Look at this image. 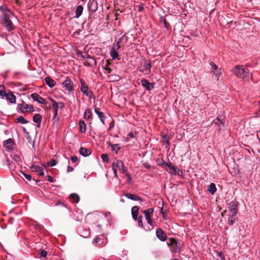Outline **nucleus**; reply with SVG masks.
<instances>
[{
	"mask_svg": "<svg viewBox=\"0 0 260 260\" xmlns=\"http://www.w3.org/2000/svg\"><path fill=\"white\" fill-rule=\"evenodd\" d=\"M0 11L2 13L1 15L2 24L9 31L14 29V26L12 20L14 18V16L12 13L5 5H2L0 7Z\"/></svg>",
	"mask_w": 260,
	"mask_h": 260,
	"instance_id": "f257e3e1",
	"label": "nucleus"
},
{
	"mask_svg": "<svg viewBox=\"0 0 260 260\" xmlns=\"http://www.w3.org/2000/svg\"><path fill=\"white\" fill-rule=\"evenodd\" d=\"M232 71L239 78H241L245 81H249L252 79V75L249 71L242 66H235Z\"/></svg>",
	"mask_w": 260,
	"mask_h": 260,
	"instance_id": "f03ea898",
	"label": "nucleus"
},
{
	"mask_svg": "<svg viewBox=\"0 0 260 260\" xmlns=\"http://www.w3.org/2000/svg\"><path fill=\"white\" fill-rule=\"evenodd\" d=\"M167 244L170 247V250L172 252H179L181 248L180 243L174 238L169 239Z\"/></svg>",
	"mask_w": 260,
	"mask_h": 260,
	"instance_id": "7ed1b4c3",
	"label": "nucleus"
},
{
	"mask_svg": "<svg viewBox=\"0 0 260 260\" xmlns=\"http://www.w3.org/2000/svg\"><path fill=\"white\" fill-rule=\"evenodd\" d=\"M80 82L81 84L80 90L86 96L91 98L93 96L92 92L89 90L88 86L83 79H80Z\"/></svg>",
	"mask_w": 260,
	"mask_h": 260,
	"instance_id": "20e7f679",
	"label": "nucleus"
},
{
	"mask_svg": "<svg viewBox=\"0 0 260 260\" xmlns=\"http://www.w3.org/2000/svg\"><path fill=\"white\" fill-rule=\"evenodd\" d=\"M238 205L239 204L237 201H233L231 202L228 207L229 214H237Z\"/></svg>",
	"mask_w": 260,
	"mask_h": 260,
	"instance_id": "39448f33",
	"label": "nucleus"
},
{
	"mask_svg": "<svg viewBox=\"0 0 260 260\" xmlns=\"http://www.w3.org/2000/svg\"><path fill=\"white\" fill-rule=\"evenodd\" d=\"M62 87L69 92H71L73 90V83L71 79L67 77L62 83Z\"/></svg>",
	"mask_w": 260,
	"mask_h": 260,
	"instance_id": "423d86ee",
	"label": "nucleus"
},
{
	"mask_svg": "<svg viewBox=\"0 0 260 260\" xmlns=\"http://www.w3.org/2000/svg\"><path fill=\"white\" fill-rule=\"evenodd\" d=\"M210 64L213 72V74L217 79H218L222 74V69L221 68H218L217 66L213 62H211Z\"/></svg>",
	"mask_w": 260,
	"mask_h": 260,
	"instance_id": "0eeeda50",
	"label": "nucleus"
},
{
	"mask_svg": "<svg viewBox=\"0 0 260 260\" xmlns=\"http://www.w3.org/2000/svg\"><path fill=\"white\" fill-rule=\"evenodd\" d=\"M88 10L93 13L96 12L98 8V3L96 0H90L88 3Z\"/></svg>",
	"mask_w": 260,
	"mask_h": 260,
	"instance_id": "6e6552de",
	"label": "nucleus"
},
{
	"mask_svg": "<svg viewBox=\"0 0 260 260\" xmlns=\"http://www.w3.org/2000/svg\"><path fill=\"white\" fill-rule=\"evenodd\" d=\"M153 212V208H149L146 210H144L143 211V213L145 215V218L146 220L147 221V223L151 225L152 224V220L151 219V216Z\"/></svg>",
	"mask_w": 260,
	"mask_h": 260,
	"instance_id": "1a4fd4ad",
	"label": "nucleus"
},
{
	"mask_svg": "<svg viewBox=\"0 0 260 260\" xmlns=\"http://www.w3.org/2000/svg\"><path fill=\"white\" fill-rule=\"evenodd\" d=\"M31 98L36 102L42 105H46L47 102L46 100L42 98L39 94L37 93H32L31 94Z\"/></svg>",
	"mask_w": 260,
	"mask_h": 260,
	"instance_id": "9d476101",
	"label": "nucleus"
},
{
	"mask_svg": "<svg viewBox=\"0 0 260 260\" xmlns=\"http://www.w3.org/2000/svg\"><path fill=\"white\" fill-rule=\"evenodd\" d=\"M142 86L145 87L148 90H151L154 88L153 83H150L147 79H142L141 80Z\"/></svg>",
	"mask_w": 260,
	"mask_h": 260,
	"instance_id": "9b49d317",
	"label": "nucleus"
},
{
	"mask_svg": "<svg viewBox=\"0 0 260 260\" xmlns=\"http://www.w3.org/2000/svg\"><path fill=\"white\" fill-rule=\"evenodd\" d=\"M95 113L98 116L99 119H100L101 122L103 123V125L105 124V120L106 119V116L105 114L100 111V109L98 108H94Z\"/></svg>",
	"mask_w": 260,
	"mask_h": 260,
	"instance_id": "f8f14e48",
	"label": "nucleus"
},
{
	"mask_svg": "<svg viewBox=\"0 0 260 260\" xmlns=\"http://www.w3.org/2000/svg\"><path fill=\"white\" fill-rule=\"evenodd\" d=\"M30 169L32 171L38 172L40 176H42L44 175L43 169L38 165H33L31 166Z\"/></svg>",
	"mask_w": 260,
	"mask_h": 260,
	"instance_id": "ddd939ff",
	"label": "nucleus"
},
{
	"mask_svg": "<svg viewBox=\"0 0 260 260\" xmlns=\"http://www.w3.org/2000/svg\"><path fill=\"white\" fill-rule=\"evenodd\" d=\"M225 121L223 118H222L221 116H218L216 118V121L215 122V124L218 125V127L219 129H221L224 126V123Z\"/></svg>",
	"mask_w": 260,
	"mask_h": 260,
	"instance_id": "4468645a",
	"label": "nucleus"
},
{
	"mask_svg": "<svg viewBox=\"0 0 260 260\" xmlns=\"http://www.w3.org/2000/svg\"><path fill=\"white\" fill-rule=\"evenodd\" d=\"M19 108L22 112L24 113L28 110L29 111H33L34 110V107L31 105H28L26 104L23 103L22 105H19Z\"/></svg>",
	"mask_w": 260,
	"mask_h": 260,
	"instance_id": "2eb2a0df",
	"label": "nucleus"
},
{
	"mask_svg": "<svg viewBox=\"0 0 260 260\" xmlns=\"http://www.w3.org/2000/svg\"><path fill=\"white\" fill-rule=\"evenodd\" d=\"M156 234L157 237L161 241H165L167 239V236L160 229L156 230Z\"/></svg>",
	"mask_w": 260,
	"mask_h": 260,
	"instance_id": "dca6fc26",
	"label": "nucleus"
},
{
	"mask_svg": "<svg viewBox=\"0 0 260 260\" xmlns=\"http://www.w3.org/2000/svg\"><path fill=\"white\" fill-rule=\"evenodd\" d=\"M6 99L11 104L16 103V96L13 94V92L9 91L5 95Z\"/></svg>",
	"mask_w": 260,
	"mask_h": 260,
	"instance_id": "f3484780",
	"label": "nucleus"
},
{
	"mask_svg": "<svg viewBox=\"0 0 260 260\" xmlns=\"http://www.w3.org/2000/svg\"><path fill=\"white\" fill-rule=\"evenodd\" d=\"M151 67V62L149 60H146L144 64L139 68V70L141 72H143L146 70L150 69Z\"/></svg>",
	"mask_w": 260,
	"mask_h": 260,
	"instance_id": "a211bd4d",
	"label": "nucleus"
},
{
	"mask_svg": "<svg viewBox=\"0 0 260 260\" xmlns=\"http://www.w3.org/2000/svg\"><path fill=\"white\" fill-rule=\"evenodd\" d=\"M124 196L127 198L133 201H142L140 197L135 194H132L131 193H126L124 194Z\"/></svg>",
	"mask_w": 260,
	"mask_h": 260,
	"instance_id": "6ab92c4d",
	"label": "nucleus"
},
{
	"mask_svg": "<svg viewBox=\"0 0 260 260\" xmlns=\"http://www.w3.org/2000/svg\"><path fill=\"white\" fill-rule=\"evenodd\" d=\"M79 153L82 156L86 157L90 155L91 152L90 150L81 147L79 149Z\"/></svg>",
	"mask_w": 260,
	"mask_h": 260,
	"instance_id": "aec40b11",
	"label": "nucleus"
},
{
	"mask_svg": "<svg viewBox=\"0 0 260 260\" xmlns=\"http://www.w3.org/2000/svg\"><path fill=\"white\" fill-rule=\"evenodd\" d=\"M161 160L162 161V164H165L170 169V173H172L174 175L176 174V169L171 163H167L163 159H161Z\"/></svg>",
	"mask_w": 260,
	"mask_h": 260,
	"instance_id": "412c9836",
	"label": "nucleus"
},
{
	"mask_svg": "<svg viewBox=\"0 0 260 260\" xmlns=\"http://www.w3.org/2000/svg\"><path fill=\"white\" fill-rule=\"evenodd\" d=\"M33 121L34 122L37 123V126L40 127L41 126V123L42 121V116L39 114H36L33 117Z\"/></svg>",
	"mask_w": 260,
	"mask_h": 260,
	"instance_id": "4be33fe9",
	"label": "nucleus"
},
{
	"mask_svg": "<svg viewBox=\"0 0 260 260\" xmlns=\"http://www.w3.org/2000/svg\"><path fill=\"white\" fill-rule=\"evenodd\" d=\"M115 167L117 168L123 173L126 172L123 163L121 160H118L115 164Z\"/></svg>",
	"mask_w": 260,
	"mask_h": 260,
	"instance_id": "5701e85b",
	"label": "nucleus"
},
{
	"mask_svg": "<svg viewBox=\"0 0 260 260\" xmlns=\"http://www.w3.org/2000/svg\"><path fill=\"white\" fill-rule=\"evenodd\" d=\"M45 82L47 84V85L49 87H53L55 86V84H56V82L52 78H51L50 77H47L45 78Z\"/></svg>",
	"mask_w": 260,
	"mask_h": 260,
	"instance_id": "b1692460",
	"label": "nucleus"
},
{
	"mask_svg": "<svg viewBox=\"0 0 260 260\" xmlns=\"http://www.w3.org/2000/svg\"><path fill=\"white\" fill-rule=\"evenodd\" d=\"M79 130L82 133H85L86 132V124L83 120H80L79 122Z\"/></svg>",
	"mask_w": 260,
	"mask_h": 260,
	"instance_id": "393cba45",
	"label": "nucleus"
},
{
	"mask_svg": "<svg viewBox=\"0 0 260 260\" xmlns=\"http://www.w3.org/2000/svg\"><path fill=\"white\" fill-rule=\"evenodd\" d=\"M139 213V208L137 206H134L132 208V215L133 219L135 220L138 219Z\"/></svg>",
	"mask_w": 260,
	"mask_h": 260,
	"instance_id": "a878e982",
	"label": "nucleus"
},
{
	"mask_svg": "<svg viewBox=\"0 0 260 260\" xmlns=\"http://www.w3.org/2000/svg\"><path fill=\"white\" fill-rule=\"evenodd\" d=\"M5 146L9 150H12L13 148V142L12 139H9L5 141Z\"/></svg>",
	"mask_w": 260,
	"mask_h": 260,
	"instance_id": "bb28decb",
	"label": "nucleus"
},
{
	"mask_svg": "<svg viewBox=\"0 0 260 260\" xmlns=\"http://www.w3.org/2000/svg\"><path fill=\"white\" fill-rule=\"evenodd\" d=\"M236 215L237 214H229V218H228V223L230 225H233L236 220Z\"/></svg>",
	"mask_w": 260,
	"mask_h": 260,
	"instance_id": "cd10ccee",
	"label": "nucleus"
},
{
	"mask_svg": "<svg viewBox=\"0 0 260 260\" xmlns=\"http://www.w3.org/2000/svg\"><path fill=\"white\" fill-rule=\"evenodd\" d=\"M83 10V8L82 6H78L75 11L76 17L79 18L81 15Z\"/></svg>",
	"mask_w": 260,
	"mask_h": 260,
	"instance_id": "c85d7f7f",
	"label": "nucleus"
},
{
	"mask_svg": "<svg viewBox=\"0 0 260 260\" xmlns=\"http://www.w3.org/2000/svg\"><path fill=\"white\" fill-rule=\"evenodd\" d=\"M208 191L212 194H213L216 192V188L214 183H211L208 186Z\"/></svg>",
	"mask_w": 260,
	"mask_h": 260,
	"instance_id": "c756f323",
	"label": "nucleus"
},
{
	"mask_svg": "<svg viewBox=\"0 0 260 260\" xmlns=\"http://www.w3.org/2000/svg\"><path fill=\"white\" fill-rule=\"evenodd\" d=\"M70 198L73 203H77L79 202L80 198L79 196L76 193H72L70 194Z\"/></svg>",
	"mask_w": 260,
	"mask_h": 260,
	"instance_id": "7c9ffc66",
	"label": "nucleus"
},
{
	"mask_svg": "<svg viewBox=\"0 0 260 260\" xmlns=\"http://www.w3.org/2000/svg\"><path fill=\"white\" fill-rule=\"evenodd\" d=\"M93 243L96 245L100 246L103 244L101 236H98L93 240Z\"/></svg>",
	"mask_w": 260,
	"mask_h": 260,
	"instance_id": "2f4dec72",
	"label": "nucleus"
},
{
	"mask_svg": "<svg viewBox=\"0 0 260 260\" xmlns=\"http://www.w3.org/2000/svg\"><path fill=\"white\" fill-rule=\"evenodd\" d=\"M15 121L17 122H19L22 124H26L28 122L23 116H19L15 119Z\"/></svg>",
	"mask_w": 260,
	"mask_h": 260,
	"instance_id": "473e14b6",
	"label": "nucleus"
},
{
	"mask_svg": "<svg viewBox=\"0 0 260 260\" xmlns=\"http://www.w3.org/2000/svg\"><path fill=\"white\" fill-rule=\"evenodd\" d=\"M110 54L113 59H115L118 57V53L114 48H111L110 51Z\"/></svg>",
	"mask_w": 260,
	"mask_h": 260,
	"instance_id": "72a5a7b5",
	"label": "nucleus"
},
{
	"mask_svg": "<svg viewBox=\"0 0 260 260\" xmlns=\"http://www.w3.org/2000/svg\"><path fill=\"white\" fill-rule=\"evenodd\" d=\"M92 115L91 111L90 109H86L84 113V118L86 119H89Z\"/></svg>",
	"mask_w": 260,
	"mask_h": 260,
	"instance_id": "f704fd0d",
	"label": "nucleus"
},
{
	"mask_svg": "<svg viewBox=\"0 0 260 260\" xmlns=\"http://www.w3.org/2000/svg\"><path fill=\"white\" fill-rule=\"evenodd\" d=\"M88 61L90 63V67H93L96 66V62L94 58L90 56H88L87 59Z\"/></svg>",
	"mask_w": 260,
	"mask_h": 260,
	"instance_id": "c9c22d12",
	"label": "nucleus"
},
{
	"mask_svg": "<svg viewBox=\"0 0 260 260\" xmlns=\"http://www.w3.org/2000/svg\"><path fill=\"white\" fill-rule=\"evenodd\" d=\"M52 108L53 110V114H54V117H55L57 115L58 109L59 108V104L57 103L56 104H54V105H52Z\"/></svg>",
	"mask_w": 260,
	"mask_h": 260,
	"instance_id": "e433bc0d",
	"label": "nucleus"
},
{
	"mask_svg": "<svg viewBox=\"0 0 260 260\" xmlns=\"http://www.w3.org/2000/svg\"><path fill=\"white\" fill-rule=\"evenodd\" d=\"M111 146L112 151H115L116 153H117L119 150L120 149L119 145L117 144L111 145Z\"/></svg>",
	"mask_w": 260,
	"mask_h": 260,
	"instance_id": "4c0bfd02",
	"label": "nucleus"
},
{
	"mask_svg": "<svg viewBox=\"0 0 260 260\" xmlns=\"http://www.w3.org/2000/svg\"><path fill=\"white\" fill-rule=\"evenodd\" d=\"M6 93L5 91V87L3 85H0V96L3 98L5 97Z\"/></svg>",
	"mask_w": 260,
	"mask_h": 260,
	"instance_id": "58836bf2",
	"label": "nucleus"
},
{
	"mask_svg": "<svg viewBox=\"0 0 260 260\" xmlns=\"http://www.w3.org/2000/svg\"><path fill=\"white\" fill-rule=\"evenodd\" d=\"M101 158L103 161L104 162H108L109 158L108 155L107 154H102L101 155Z\"/></svg>",
	"mask_w": 260,
	"mask_h": 260,
	"instance_id": "ea45409f",
	"label": "nucleus"
},
{
	"mask_svg": "<svg viewBox=\"0 0 260 260\" xmlns=\"http://www.w3.org/2000/svg\"><path fill=\"white\" fill-rule=\"evenodd\" d=\"M77 54L79 55V56H80L81 58H82L83 59H87L89 56V55L88 54L85 53V54H83L81 52L78 53Z\"/></svg>",
	"mask_w": 260,
	"mask_h": 260,
	"instance_id": "a19ab883",
	"label": "nucleus"
},
{
	"mask_svg": "<svg viewBox=\"0 0 260 260\" xmlns=\"http://www.w3.org/2000/svg\"><path fill=\"white\" fill-rule=\"evenodd\" d=\"M142 216H139V217L138 218V225L139 226L141 227V228H142L143 226V222H142Z\"/></svg>",
	"mask_w": 260,
	"mask_h": 260,
	"instance_id": "79ce46f5",
	"label": "nucleus"
},
{
	"mask_svg": "<svg viewBox=\"0 0 260 260\" xmlns=\"http://www.w3.org/2000/svg\"><path fill=\"white\" fill-rule=\"evenodd\" d=\"M40 257H46L47 254V252L45 250H42L40 253Z\"/></svg>",
	"mask_w": 260,
	"mask_h": 260,
	"instance_id": "37998d69",
	"label": "nucleus"
},
{
	"mask_svg": "<svg viewBox=\"0 0 260 260\" xmlns=\"http://www.w3.org/2000/svg\"><path fill=\"white\" fill-rule=\"evenodd\" d=\"M13 159L16 161V162H19L21 160V158L19 155H14L13 157Z\"/></svg>",
	"mask_w": 260,
	"mask_h": 260,
	"instance_id": "c03bdc74",
	"label": "nucleus"
},
{
	"mask_svg": "<svg viewBox=\"0 0 260 260\" xmlns=\"http://www.w3.org/2000/svg\"><path fill=\"white\" fill-rule=\"evenodd\" d=\"M56 161L54 159H52L48 163V165H49L51 167H53L55 166L56 165Z\"/></svg>",
	"mask_w": 260,
	"mask_h": 260,
	"instance_id": "a18cd8bd",
	"label": "nucleus"
},
{
	"mask_svg": "<svg viewBox=\"0 0 260 260\" xmlns=\"http://www.w3.org/2000/svg\"><path fill=\"white\" fill-rule=\"evenodd\" d=\"M112 169L113 171V173L114 174L115 176H117V169L115 167V164L113 163L112 164Z\"/></svg>",
	"mask_w": 260,
	"mask_h": 260,
	"instance_id": "49530a36",
	"label": "nucleus"
},
{
	"mask_svg": "<svg viewBox=\"0 0 260 260\" xmlns=\"http://www.w3.org/2000/svg\"><path fill=\"white\" fill-rule=\"evenodd\" d=\"M47 180L48 181H49L50 182L53 183L54 182V180L53 178L52 177H51V176H50V175L47 176Z\"/></svg>",
	"mask_w": 260,
	"mask_h": 260,
	"instance_id": "de8ad7c7",
	"label": "nucleus"
},
{
	"mask_svg": "<svg viewBox=\"0 0 260 260\" xmlns=\"http://www.w3.org/2000/svg\"><path fill=\"white\" fill-rule=\"evenodd\" d=\"M71 160L73 162H76L78 160V158L76 156L71 157Z\"/></svg>",
	"mask_w": 260,
	"mask_h": 260,
	"instance_id": "09e8293b",
	"label": "nucleus"
},
{
	"mask_svg": "<svg viewBox=\"0 0 260 260\" xmlns=\"http://www.w3.org/2000/svg\"><path fill=\"white\" fill-rule=\"evenodd\" d=\"M23 175L25 177V178L30 181L31 179V176L30 175H28V174H25V173H23Z\"/></svg>",
	"mask_w": 260,
	"mask_h": 260,
	"instance_id": "8fccbe9b",
	"label": "nucleus"
},
{
	"mask_svg": "<svg viewBox=\"0 0 260 260\" xmlns=\"http://www.w3.org/2000/svg\"><path fill=\"white\" fill-rule=\"evenodd\" d=\"M105 70L107 74H110L112 71L111 69L108 67L105 68Z\"/></svg>",
	"mask_w": 260,
	"mask_h": 260,
	"instance_id": "3c124183",
	"label": "nucleus"
},
{
	"mask_svg": "<svg viewBox=\"0 0 260 260\" xmlns=\"http://www.w3.org/2000/svg\"><path fill=\"white\" fill-rule=\"evenodd\" d=\"M218 256L221 258V259L224 260V256L221 252H218Z\"/></svg>",
	"mask_w": 260,
	"mask_h": 260,
	"instance_id": "603ef678",
	"label": "nucleus"
},
{
	"mask_svg": "<svg viewBox=\"0 0 260 260\" xmlns=\"http://www.w3.org/2000/svg\"><path fill=\"white\" fill-rule=\"evenodd\" d=\"M259 113H260V101H259V103H258V112L255 113L256 117L260 116V114H259Z\"/></svg>",
	"mask_w": 260,
	"mask_h": 260,
	"instance_id": "864d4df0",
	"label": "nucleus"
},
{
	"mask_svg": "<svg viewBox=\"0 0 260 260\" xmlns=\"http://www.w3.org/2000/svg\"><path fill=\"white\" fill-rule=\"evenodd\" d=\"M128 136L131 138H134L135 137V134L133 133H129L128 134Z\"/></svg>",
	"mask_w": 260,
	"mask_h": 260,
	"instance_id": "5fc2aeb1",
	"label": "nucleus"
},
{
	"mask_svg": "<svg viewBox=\"0 0 260 260\" xmlns=\"http://www.w3.org/2000/svg\"><path fill=\"white\" fill-rule=\"evenodd\" d=\"M49 101H50L51 103L52 104V105H54V104H56L57 103L52 98H49Z\"/></svg>",
	"mask_w": 260,
	"mask_h": 260,
	"instance_id": "6e6d98bb",
	"label": "nucleus"
},
{
	"mask_svg": "<svg viewBox=\"0 0 260 260\" xmlns=\"http://www.w3.org/2000/svg\"><path fill=\"white\" fill-rule=\"evenodd\" d=\"M58 104H59V108L60 109H62L64 108V104L63 103H61V102H59V103H58Z\"/></svg>",
	"mask_w": 260,
	"mask_h": 260,
	"instance_id": "4d7b16f0",
	"label": "nucleus"
},
{
	"mask_svg": "<svg viewBox=\"0 0 260 260\" xmlns=\"http://www.w3.org/2000/svg\"><path fill=\"white\" fill-rule=\"evenodd\" d=\"M84 64L85 66H89V67H90V63L89 62V61H88L87 59H86L85 60V61L84 62Z\"/></svg>",
	"mask_w": 260,
	"mask_h": 260,
	"instance_id": "13d9d810",
	"label": "nucleus"
},
{
	"mask_svg": "<svg viewBox=\"0 0 260 260\" xmlns=\"http://www.w3.org/2000/svg\"><path fill=\"white\" fill-rule=\"evenodd\" d=\"M73 171V168L71 167V166H69L68 167V170H67V171L68 172H72Z\"/></svg>",
	"mask_w": 260,
	"mask_h": 260,
	"instance_id": "bf43d9fd",
	"label": "nucleus"
},
{
	"mask_svg": "<svg viewBox=\"0 0 260 260\" xmlns=\"http://www.w3.org/2000/svg\"><path fill=\"white\" fill-rule=\"evenodd\" d=\"M143 165H144V166L146 168H147V169H149V168H150V165H149V164H148V163H146H146H144V164H143Z\"/></svg>",
	"mask_w": 260,
	"mask_h": 260,
	"instance_id": "052dcab7",
	"label": "nucleus"
},
{
	"mask_svg": "<svg viewBox=\"0 0 260 260\" xmlns=\"http://www.w3.org/2000/svg\"><path fill=\"white\" fill-rule=\"evenodd\" d=\"M176 174H178V175H180V174H182L181 170L180 169H178L177 170H176Z\"/></svg>",
	"mask_w": 260,
	"mask_h": 260,
	"instance_id": "680f3d73",
	"label": "nucleus"
},
{
	"mask_svg": "<svg viewBox=\"0 0 260 260\" xmlns=\"http://www.w3.org/2000/svg\"><path fill=\"white\" fill-rule=\"evenodd\" d=\"M161 213L162 214L163 218L166 219V215H165V213L162 211V209H161Z\"/></svg>",
	"mask_w": 260,
	"mask_h": 260,
	"instance_id": "e2e57ef3",
	"label": "nucleus"
},
{
	"mask_svg": "<svg viewBox=\"0 0 260 260\" xmlns=\"http://www.w3.org/2000/svg\"><path fill=\"white\" fill-rule=\"evenodd\" d=\"M86 236H83V237H86L89 235V232L87 230L85 231Z\"/></svg>",
	"mask_w": 260,
	"mask_h": 260,
	"instance_id": "0e129e2a",
	"label": "nucleus"
},
{
	"mask_svg": "<svg viewBox=\"0 0 260 260\" xmlns=\"http://www.w3.org/2000/svg\"><path fill=\"white\" fill-rule=\"evenodd\" d=\"M119 42H118L116 43V46H117V49H118L119 48V47H120V46H119Z\"/></svg>",
	"mask_w": 260,
	"mask_h": 260,
	"instance_id": "69168bd1",
	"label": "nucleus"
},
{
	"mask_svg": "<svg viewBox=\"0 0 260 260\" xmlns=\"http://www.w3.org/2000/svg\"><path fill=\"white\" fill-rule=\"evenodd\" d=\"M23 129V132L24 133H26L27 134H28V133H27V131H26V128H25V127H23V129Z\"/></svg>",
	"mask_w": 260,
	"mask_h": 260,
	"instance_id": "338daca9",
	"label": "nucleus"
},
{
	"mask_svg": "<svg viewBox=\"0 0 260 260\" xmlns=\"http://www.w3.org/2000/svg\"><path fill=\"white\" fill-rule=\"evenodd\" d=\"M257 136L258 138H259V137H260V131H258V133H257Z\"/></svg>",
	"mask_w": 260,
	"mask_h": 260,
	"instance_id": "774afa93",
	"label": "nucleus"
}]
</instances>
